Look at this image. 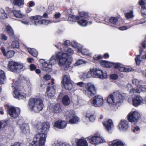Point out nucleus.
I'll return each instance as SVG.
<instances>
[{
	"label": "nucleus",
	"instance_id": "nucleus-14",
	"mask_svg": "<svg viewBox=\"0 0 146 146\" xmlns=\"http://www.w3.org/2000/svg\"><path fill=\"white\" fill-rule=\"evenodd\" d=\"M54 80L53 79H52L51 80V84L52 85H53L54 84ZM46 92L47 95L49 98H51L54 97L55 92L54 86H48L46 89Z\"/></svg>",
	"mask_w": 146,
	"mask_h": 146
},
{
	"label": "nucleus",
	"instance_id": "nucleus-8",
	"mask_svg": "<svg viewBox=\"0 0 146 146\" xmlns=\"http://www.w3.org/2000/svg\"><path fill=\"white\" fill-rule=\"evenodd\" d=\"M88 74H90V76L93 74L95 77L99 78L100 79L105 78L106 76V75H105V74H104L103 73L102 70L97 68H93L90 69V72L88 73L86 75Z\"/></svg>",
	"mask_w": 146,
	"mask_h": 146
},
{
	"label": "nucleus",
	"instance_id": "nucleus-15",
	"mask_svg": "<svg viewBox=\"0 0 146 146\" xmlns=\"http://www.w3.org/2000/svg\"><path fill=\"white\" fill-rule=\"evenodd\" d=\"M54 80L53 79H52L51 80V84L52 85H53L54 84ZM46 92L47 95L49 98H51L54 97L55 92L54 86H48L46 89Z\"/></svg>",
	"mask_w": 146,
	"mask_h": 146
},
{
	"label": "nucleus",
	"instance_id": "nucleus-43",
	"mask_svg": "<svg viewBox=\"0 0 146 146\" xmlns=\"http://www.w3.org/2000/svg\"><path fill=\"white\" fill-rule=\"evenodd\" d=\"M68 16L70 18L72 19V21H75L76 20L80 19V17L78 16H75L72 14H70Z\"/></svg>",
	"mask_w": 146,
	"mask_h": 146
},
{
	"label": "nucleus",
	"instance_id": "nucleus-30",
	"mask_svg": "<svg viewBox=\"0 0 146 146\" xmlns=\"http://www.w3.org/2000/svg\"><path fill=\"white\" fill-rule=\"evenodd\" d=\"M56 56H52L50 59V60L48 62V67H51V66L52 65H54L56 63ZM57 61H58L57 60Z\"/></svg>",
	"mask_w": 146,
	"mask_h": 146
},
{
	"label": "nucleus",
	"instance_id": "nucleus-32",
	"mask_svg": "<svg viewBox=\"0 0 146 146\" xmlns=\"http://www.w3.org/2000/svg\"><path fill=\"white\" fill-rule=\"evenodd\" d=\"M27 50L34 57H36L38 54L37 50L34 48H28Z\"/></svg>",
	"mask_w": 146,
	"mask_h": 146
},
{
	"label": "nucleus",
	"instance_id": "nucleus-52",
	"mask_svg": "<svg viewBox=\"0 0 146 146\" xmlns=\"http://www.w3.org/2000/svg\"><path fill=\"white\" fill-rule=\"evenodd\" d=\"M124 72H129L131 71H133L134 70V69H133L131 68H125V67L124 68Z\"/></svg>",
	"mask_w": 146,
	"mask_h": 146
},
{
	"label": "nucleus",
	"instance_id": "nucleus-11",
	"mask_svg": "<svg viewBox=\"0 0 146 146\" xmlns=\"http://www.w3.org/2000/svg\"><path fill=\"white\" fill-rule=\"evenodd\" d=\"M88 138L89 140V143L96 145L98 143L106 142L104 139H102L98 136L96 135V134H94V135L92 137L89 136L88 137Z\"/></svg>",
	"mask_w": 146,
	"mask_h": 146
},
{
	"label": "nucleus",
	"instance_id": "nucleus-61",
	"mask_svg": "<svg viewBox=\"0 0 146 146\" xmlns=\"http://www.w3.org/2000/svg\"><path fill=\"white\" fill-rule=\"evenodd\" d=\"M29 6L30 7H32L34 6L35 4L32 1H31L29 2Z\"/></svg>",
	"mask_w": 146,
	"mask_h": 146
},
{
	"label": "nucleus",
	"instance_id": "nucleus-45",
	"mask_svg": "<svg viewBox=\"0 0 146 146\" xmlns=\"http://www.w3.org/2000/svg\"><path fill=\"white\" fill-rule=\"evenodd\" d=\"M129 92L131 94L136 93H140V91L137 88H132L131 89Z\"/></svg>",
	"mask_w": 146,
	"mask_h": 146
},
{
	"label": "nucleus",
	"instance_id": "nucleus-26",
	"mask_svg": "<svg viewBox=\"0 0 146 146\" xmlns=\"http://www.w3.org/2000/svg\"><path fill=\"white\" fill-rule=\"evenodd\" d=\"M62 102L64 105L68 106L70 103V99L68 95H65L62 98Z\"/></svg>",
	"mask_w": 146,
	"mask_h": 146
},
{
	"label": "nucleus",
	"instance_id": "nucleus-57",
	"mask_svg": "<svg viewBox=\"0 0 146 146\" xmlns=\"http://www.w3.org/2000/svg\"><path fill=\"white\" fill-rule=\"evenodd\" d=\"M45 21L42 20V19L40 20L37 22H36L35 21H34V24L37 25V24H43V21Z\"/></svg>",
	"mask_w": 146,
	"mask_h": 146
},
{
	"label": "nucleus",
	"instance_id": "nucleus-60",
	"mask_svg": "<svg viewBox=\"0 0 146 146\" xmlns=\"http://www.w3.org/2000/svg\"><path fill=\"white\" fill-rule=\"evenodd\" d=\"M61 45H63V44L60 43H58L57 45H55V46L56 47L60 50H61L62 48L60 47Z\"/></svg>",
	"mask_w": 146,
	"mask_h": 146
},
{
	"label": "nucleus",
	"instance_id": "nucleus-46",
	"mask_svg": "<svg viewBox=\"0 0 146 146\" xmlns=\"http://www.w3.org/2000/svg\"><path fill=\"white\" fill-rule=\"evenodd\" d=\"M28 127V126L27 125H23L20 127V128L21 131L23 133L25 134L27 132L26 128Z\"/></svg>",
	"mask_w": 146,
	"mask_h": 146
},
{
	"label": "nucleus",
	"instance_id": "nucleus-37",
	"mask_svg": "<svg viewBox=\"0 0 146 146\" xmlns=\"http://www.w3.org/2000/svg\"><path fill=\"white\" fill-rule=\"evenodd\" d=\"M7 18V15L5 11L2 9H0V18L5 19Z\"/></svg>",
	"mask_w": 146,
	"mask_h": 146
},
{
	"label": "nucleus",
	"instance_id": "nucleus-53",
	"mask_svg": "<svg viewBox=\"0 0 146 146\" xmlns=\"http://www.w3.org/2000/svg\"><path fill=\"white\" fill-rule=\"evenodd\" d=\"M43 78L44 80H48L50 79L51 76L48 74H46L43 77Z\"/></svg>",
	"mask_w": 146,
	"mask_h": 146
},
{
	"label": "nucleus",
	"instance_id": "nucleus-38",
	"mask_svg": "<svg viewBox=\"0 0 146 146\" xmlns=\"http://www.w3.org/2000/svg\"><path fill=\"white\" fill-rule=\"evenodd\" d=\"M125 15V17L127 19L133 18L134 17L133 11L131 10L129 12L126 13Z\"/></svg>",
	"mask_w": 146,
	"mask_h": 146
},
{
	"label": "nucleus",
	"instance_id": "nucleus-47",
	"mask_svg": "<svg viewBox=\"0 0 146 146\" xmlns=\"http://www.w3.org/2000/svg\"><path fill=\"white\" fill-rule=\"evenodd\" d=\"M137 88H139L141 91L146 92V86L145 85H140L137 86Z\"/></svg>",
	"mask_w": 146,
	"mask_h": 146
},
{
	"label": "nucleus",
	"instance_id": "nucleus-44",
	"mask_svg": "<svg viewBox=\"0 0 146 146\" xmlns=\"http://www.w3.org/2000/svg\"><path fill=\"white\" fill-rule=\"evenodd\" d=\"M42 18V16L37 15L35 16H31L29 17V19L31 20H37L39 19H41Z\"/></svg>",
	"mask_w": 146,
	"mask_h": 146
},
{
	"label": "nucleus",
	"instance_id": "nucleus-51",
	"mask_svg": "<svg viewBox=\"0 0 146 146\" xmlns=\"http://www.w3.org/2000/svg\"><path fill=\"white\" fill-rule=\"evenodd\" d=\"M113 64V67L115 68H119L120 66V63H112Z\"/></svg>",
	"mask_w": 146,
	"mask_h": 146
},
{
	"label": "nucleus",
	"instance_id": "nucleus-17",
	"mask_svg": "<svg viewBox=\"0 0 146 146\" xmlns=\"http://www.w3.org/2000/svg\"><path fill=\"white\" fill-rule=\"evenodd\" d=\"M113 94L115 97V104L123 102L124 97L119 92L117 91L114 92H113Z\"/></svg>",
	"mask_w": 146,
	"mask_h": 146
},
{
	"label": "nucleus",
	"instance_id": "nucleus-4",
	"mask_svg": "<svg viewBox=\"0 0 146 146\" xmlns=\"http://www.w3.org/2000/svg\"><path fill=\"white\" fill-rule=\"evenodd\" d=\"M83 92L86 95L90 98L96 94V90L94 84L88 83L85 85V88Z\"/></svg>",
	"mask_w": 146,
	"mask_h": 146
},
{
	"label": "nucleus",
	"instance_id": "nucleus-62",
	"mask_svg": "<svg viewBox=\"0 0 146 146\" xmlns=\"http://www.w3.org/2000/svg\"><path fill=\"white\" fill-rule=\"evenodd\" d=\"M141 45L144 48H146V40H144L141 43Z\"/></svg>",
	"mask_w": 146,
	"mask_h": 146
},
{
	"label": "nucleus",
	"instance_id": "nucleus-16",
	"mask_svg": "<svg viewBox=\"0 0 146 146\" xmlns=\"http://www.w3.org/2000/svg\"><path fill=\"white\" fill-rule=\"evenodd\" d=\"M143 101L142 97L138 95L135 96L132 99L133 105L134 107H137L143 103Z\"/></svg>",
	"mask_w": 146,
	"mask_h": 146
},
{
	"label": "nucleus",
	"instance_id": "nucleus-58",
	"mask_svg": "<svg viewBox=\"0 0 146 146\" xmlns=\"http://www.w3.org/2000/svg\"><path fill=\"white\" fill-rule=\"evenodd\" d=\"M129 28V27H128L127 26H123L122 27H119V29L120 30L123 31L124 30H126L127 29H128Z\"/></svg>",
	"mask_w": 146,
	"mask_h": 146
},
{
	"label": "nucleus",
	"instance_id": "nucleus-25",
	"mask_svg": "<svg viewBox=\"0 0 146 146\" xmlns=\"http://www.w3.org/2000/svg\"><path fill=\"white\" fill-rule=\"evenodd\" d=\"M110 146H125V144L121 140H114L109 143Z\"/></svg>",
	"mask_w": 146,
	"mask_h": 146
},
{
	"label": "nucleus",
	"instance_id": "nucleus-13",
	"mask_svg": "<svg viewBox=\"0 0 146 146\" xmlns=\"http://www.w3.org/2000/svg\"><path fill=\"white\" fill-rule=\"evenodd\" d=\"M65 114L67 119L68 120V119L69 122L70 123H76L79 120V118L72 113L67 111L66 112Z\"/></svg>",
	"mask_w": 146,
	"mask_h": 146
},
{
	"label": "nucleus",
	"instance_id": "nucleus-23",
	"mask_svg": "<svg viewBox=\"0 0 146 146\" xmlns=\"http://www.w3.org/2000/svg\"><path fill=\"white\" fill-rule=\"evenodd\" d=\"M76 145L77 146H88L87 141L83 137L78 139Z\"/></svg>",
	"mask_w": 146,
	"mask_h": 146
},
{
	"label": "nucleus",
	"instance_id": "nucleus-5",
	"mask_svg": "<svg viewBox=\"0 0 146 146\" xmlns=\"http://www.w3.org/2000/svg\"><path fill=\"white\" fill-rule=\"evenodd\" d=\"M61 83L66 90H71L72 89V81L69 75H64L62 79Z\"/></svg>",
	"mask_w": 146,
	"mask_h": 146
},
{
	"label": "nucleus",
	"instance_id": "nucleus-35",
	"mask_svg": "<svg viewBox=\"0 0 146 146\" xmlns=\"http://www.w3.org/2000/svg\"><path fill=\"white\" fill-rule=\"evenodd\" d=\"M118 20V18L111 17L109 19L110 23L114 25H115Z\"/></svg>",
	"mask_w": 146,
	"mask_h": 146
},
{
	"label": "nucleus",
	"instance_id": "nucleus-36",
	"mask_svg": "<svg viewBox=\"0 0 146 146\" xmlns=\"http://www.w3.org/2000/svg\"><path fill=\"white\" fill-rule=\"evenodd\" d=\"M80 14V17H84L85 19L88 20V18L89 17V16L88 15V13L84 12L82 11L79 12Z\"/></svg>",
	"mask_w": 146,
	"mask_h": 146
},
{
	"label": "nucleus",
	"instance_id": "nucleus-31",
	"mask_svg": "<svg viewBox=\"0 0 146 146\" xmlns=\"http://www.w3.org/2000/svg\"><path fill=\"white\" fill-rule=\"evenodd\" d=\"M24 4V0H14L13 2V4L14 6L20 7L23 6Z\"/></svg>",
	"mask_w": 146,
	"mask_h": 146
},
{
	"label": "nucleus",
	"instance_id": "nucleus-42",
	"mask_svg": "<svg viewBox=\"0 0 146 146\" xmlns=\"http://www.w3.org/2000/svg\"><path fill=\"white\" fill-rule=\"evenodd\" d=\"M78 52H81L82 54L85 55H87L88 53V51L87 50L82 48H78Z\"/></svg>",
	"mask_w": 146,
	"mask_h": 146
},
{
	"label": "nucleus",
	"instance_id": "nucleus-7",
	"mask_svg": "<svg viewBox=\"0 0 146 146\" xmlns=\"http://www.w3.org/2000/svg\"><path fill=\"white\" fill-rule=\"evenodd\" d=\"M7 113L9 114L11 117L14 118H17L19 117L20 113V110L16 108L13 106H8L7 109Z\"/></svg>",
	"mask_w": 146,
	"mask_h": 146
},
{
	"label": "nucleus",
	"instance_id": "nucleus-29",
	"mask_svg": "<svg viewBox=\"0 0 146 146\" xmlns=\"http://www.w3.org/2000/svg\"><path fill=\"white\" fill-rule=\"evenodd\" d=\"M6 78L5 73L2 70H0V84H2L4 83V81Z\"/></svg>",
	"mask_w": 146,
	"mask_h": 146
},
{
	"label": "nucleus",
	"instance_id": "nucleus-10",
	"mask_svg": "<svg viewBox=\"0 0 146 146\" xmlns=\"http://www.w3.org/2000/svg\"><path fill=\"white\" fill-rule=\"evenodd\" d=\"M140 118V114L136 111L130 112L127 115V119L129 121L137 122Z\"/></svg>",
	"mask_w": 146,
	"mask_h": 146
},
{
	"label": "nucleus",
	"instance_id": "nucleus-6",
	"mask_svg": "<svg viewBox=\"0 0 146 146\" xmlns=\"http://www.w3.org/2000/svg\"><path fill=\"white\" fill-rule=\"evenodd\" d=\"M8 67L9 70L13 72H15L18 70L23 68V65L20 63L13 61H9L8 63Z\"/></svg>",
	"mask_w": 146,
	"mask_h": 146
},
{
	"label": "nucleus",
	"instance_id": "nucleus-21",
	"mask_svg": "<svg viewBox=\"0 0 146 146\" xmlns=\"http://www.w3.org/2000/svg\"><path fill=\"white\" fill-rule=\"evenodd\" d=\"M100 63L102 67L104 68H110L113 66L112 62L107 60H100Z\"/></svg>",
	"mask_w": 146,
	"mask_h": 146
},
{
	"label": "nucleus",
	"instance_id": "nucleus-24",
	"mask_svg": "<svg viewBox=\"0 0 146 146\" xmlns=\"http://www.w3.org/2000/svg\"><path fill=\"white\" fill-rule=\"evenodd\" d=\"M52 111L54 113H58L62 111L61 106L59 104H57L53 106L52 108Z\"/></svg>",
	"mask_w": 146,
	"mask_h": 146
},
{
	"label": "nucleus",
	"instance_id": "nucleus-20",
	"mask_svg": "<svg viewBox=\"0 0 146 146\" xmlns=\"http://www.w3.org/2000/svg\"><path fill=\"white\" fill-rule=\"evenodd\" d=\"M139 5L141 6V12L142 15H146V3L143 0H140L138 2Z\"/></svg>",
	"mask_w": 146,
	"mask_h": 146
},
{
	"label": "nucleus",
	"instance_id": "nucleus-56",
	"mask_svg": "<svg viewBox=\"0 0 146 146\" xmlns=\"http://www.w3.org/2000/svg\"><path fill=\"white\" fill-rule=\"evenodd\" d=\"M1 40H6L7 39V37L4 34H1Z\"/></svg>",
	"mask_w": 146,
	"mask_h": 146
},
{
	"label": "nucleus",
	"instance_id": "nucleus-18",
	"mask_svg": "<svg viewBox=\"0 0 146 146\" xmlns=\"http://www.w3.org/2000/svg\"><path fill=\"white\" fill-rule=\"evenodd\" d=\"M118 127L120 130L126 131L129 127L128 122L125 120H121L119 124Z\"/></svg>",
	"mask_w": 146,
	"mask_h": 146
},
{
	"label": "nucleus",
	"instance_id": "nucleus-3",
	"mask_svg": "<svg viewBox=\"0 0 146 146\" xmlns=\"http://www.w3.org/2000/svg\"><path fill=\"white\" fill-rule=\"evenodd\" d=\"M43 101L40 98H31L28 102L27 106L31 111L38 112L43 108Z\"/></svg>",
	"mask_w": 146,
	"mask_h": 146
},
{
	"label": "nucleus",
	"instance_id": "nucleus-9",
	"mask_svg": "<svg viewBox=\"0 0 146 146\" xmlns=\"http://www.w3.org/2000/svg\"><path fill=\"white\" fill-rule=\"evenodd\" d=\"M18 82L17 81L13 82L12 83V86L14 90L13 96L14 98L19 100L23 99L24 98L23 95H21L18 91V86L17 85Z\"/></svg>",
	"mask_w": 146,
	"mask_h": 146
},
{
	"label": "nucleus",
	"instance_id": "nucleus-12",
	"mask_svg": "<svg viewBox=\"0 0 146 146\" xmlns=\"http://www.w3.org/2000/svg\"><path fill=\"white\" fill-rule=\"evenodd\" d=\"M104 102L103 98L99 95H96L93 98L92 104L95 107H100Z\"/></svg>",
	"mask_w": 146,
	"mask_h": 146
},
{
	"label": "nucleus",
	"instance_id": "nucleus-34",
	"mask_svg": "<svg viewBox=\"0 0 146 146\" xmlns=\"http://www.w3.org/2000/svg\"><path fill=\"white\" fill-rule=\"evenodd\" d=\"M15 52L13 50H9L4 53V56H6L8 58H10L13 56L14 55Z\"/></svg>",
	"mask_w": 146,
	"mask_h": 146
},
{
	"label": "nucleus",
	"instance_id": "nucleus-54",
	"mask_svg": "<svg viewBox=\"0 0 146 146\" xmlns=\"http://www.w3.org/2000/svg\"><path fill=\"white\" fill-rule=\"evenodd\" d=\"M30 68L31 71H33L35 70L36 67L34 64H32L30 65Z\"/></svg>",
	"mask_w": 146,
	"mask_h": 146
},
{
	"label": "nucleus",
	"instance_id": "nucleus-22",
	"mask_svg": "<svg viewBox=\"0 0 146 146\" xmlns=\"http://www.w3.org/2000/svg\"><path fill=\"white\" fill-rule=\"evenodd\" d=\"M66 124L64 121H57L54 123V126L59 129H63L66 126Z\"/></svg>",
	"mask_w": 146,
	"mask_h": 146
},
{
	"label": "nucleus",
	"instance_id": "nucleus-63",
	"mask_svg": "<svg viewBox=\"0 0 146 146\" xmlns=\"http://www.w3.org/2000/svg\"><path fill=\"white\" fill-rule=\"evenodd\" d=\"M102 57V58H104L105 59L108 58L109 57V55L108 53L104 54Z\"/></svg>",
	"mask_w": 146,
	"mask_h": 146
},
{
	"label": "nucleus",
	"instance_id": "nucleus-2",
	"mask_svg": "<svg viewBox=\"0 0 146 146\" xmlns=\"http://www.w3.org/2000/svg\"><path fill=\"white\" fill-rule=\"evenodd\" d=\"M74 53L73 50L71 48H68L66 53L58 52L56 54V59L58 60V64L59 66H64V70H67L70 67L71 61L68 58V56L72 55Z\"/></svg>",
	"mask_w": 146,
	"mask_h": 146
},
{
	"label": "nucleus",
	"instance_id": "nucleus-39",
	"mask_svg": "<svg viewBox=\"0 0 146 146\" xmlns=\"http://www.w3.org/2000/svg\"><path fill=\"white\" fill-rule=\"evenodd\" d=\"M39 62L41 63L43 67L46 69L47 68L48 69H50V67H48V64L47 62H45L44 60L41 59L39 60Z\"/></svg>",
	"mask_w": 146,
	"mask_h": 146
},
{
	"label": "nucleus",
	"instance_id": "nucleus-41",
	"mask_svg": "<svg viewBox=\"0 0 146 146\" xmlns=\"http://www.w3.org/2000/svg\"><path fill=\"white\" fill-rule=\"evenodd\" d=\"M86 19H81L78 21V23L81 26H86L88 24V21Z\"/></svg>",
	"mask_w": 146,
	"mask_h": 146
},
{
	"label": "nucleus",
	"instance_id": "nucleus-48",
	"mask_svg": "<svg viewBox=\"0 0 146 146\" xmlns=\"http://www.w3.org/2000/svg\"><path fill=\"white\" fill-rule=\"evenodd\" d=\"M135 60L136 63V64L137 65H140L141 62V60H140V55H137L135 58Z\"/></svg>",
	"mask_w": 146,
	"mask_h": 146
},
{
	"label": "nucleus",
	"instance_id": "nucleus-33",
	"mask_svg": "<svg viewBox=\"0 0 146 146\" xmlns=\"http://www.w3.org/2000/svg\"><path fill=\"white\" fill-rule=\"evenodd\" d=\"M11 12L13 14L14 16L17 17L22 18L24 16V15L21 13L20 11L12 10Z\"/></svg>",
	"mask_w": 146,
	"mask_h": 146
},
{
	"label": "nucleus",
	"instance_id": "nucleus-55",
	"mask_svg": "<svg viewBox=\"0 0 146 146\" xmlns=\"http://www.w3.org/2000/svg\"><path fill=\"white\" fill-rule=\"evenodd\" d=\"M93 59L95 60H98L102 58V57L101 55H99L97 56H95L93 57Z\"/></svg>",
	"mask_w": 146,
	"mask_h": 146
},
{
	"label": "nucleus",
	"instance_id": "nucleus-28",
	"mask_svg": "<svg viewBox=\"0 0 146 146\" xmlns=\"http://www.w3.org/2000/svg\"><path fill=\"white\" fill-rule=\"evenodd\" d=\"M115 97L113 94V93L112 94H110L107 98V101L108 102L109 104L113 103L115 104Z\"/></svg>",
	"mask_w": 146,
	"mask_h": 146
},
{
	"label": "nucleus",
	"instance_id": "nucleus-19",
	"mask_svg": "<svg viewBox=\"0 0 146 146\" xmlns=\"http://www.w3.org/2000/svg\"><path fill=\"white\" fill-rule=\"evenodd\" d=\"M102 123L106 129L108 131L111 129V127L113 125L112 121L110 119H108L106 121Z\"/></svg>",
	"mask_w": 146,
	"mask_h": 146
},
{
	"label": "nucleus",
	"instance_id": "nucleus-59",
	"mask_svg": "<svg viewBox=\"0 0 146 146\" xmlns=\"http://www.w3.org/2000/svg\"><path fill=\"white\" fill-rule=\"evenodd\" d=\"M133 129V132L134 133L136 131L139 130L140 129L139 127L138 126L134 127Z\"/></svg>",
	"mask_w": 146,
	"mask_h": 146
},
{
	"label": "nucleus",
	"instance_id": "nucleus-49",
	"mask_svg": "<svg viewBox=\"0 0 146 146\" xmlns=\"http://www.w3.org/2000/svg\"><path fill=\"white\" fill-rule=\"evenodd\" d=\"M85 63L84 61L82 59H80L77 61L74 64L75 66H78Z\"/></svg>",
	"mask_w": 146,
	"mask_h": 146
},
{
	"label": "nucleus",
	"instance_id": "nucleus-27",
	"mask_svg": "<svg viewBox=\"0 0 146 146\" xmlns=\"http://www.w3.org/2000/svg\"><path fill=\"white\" fill-rule=\"evenodd\" d=\"M5 29L9 36L12 38L14 36V32L11 26L7 25Z\"/></svg>",
	"mask_w": 146,
	"mask_h": 146
},
{
	"label": "nucleus",
	"instance_id": "nucleus-1",
	"mask_svg": "<svg viewBox=\"0 0 146 146\" xmlns=\"http://www.w3.org/2000/svg\"><path fill=\"white\" fill-rule=\"evenodd\" d=\"M50 127L49 123L45 122L36 125V127L40 132L34 136L31 143L32 146H44Z\"/></svg>",
	"mask_w": 146,
	"mask_h": 146
},
{
	"label": "nucleus",
	"instance_id": "nucleus-50",
	"mask_svg": "<svg viewBox=\"0 0 146 146\" xmlns=\"http://www.w3.org/2000/svg\"><path fill=\"white\" fill-rule=\"evenodd\" d=\"M110 78L112 80H116L118 79V75L116 74H113L110 75Z\"/></svg>",
	"mask_w": 146,
	"mask_h": 146
},
{
	"label": "nucleus",
	"instance_id": "nucleus-40",
	"mask_svg": "<svg viewBox=\"0 0 146 146\" xmlns=\"http://www.w3.org/2000/svg\"><path fill=\"white\" fill-rule=\"evenodd\" d=\"M19 47V43L18 41L15 40L12 42L11 47L13 48H18Z\"/></svg>",
	"mask_w": 146,
	"mask_h": 146
},
{
	"label": "nucleus",
	"instance_id": "nucleus-64",
	"mask_svg": "<svg viewBox=\"0 0 146 146\" xmlns=\"http://www.w3.org/2000/svg\"><path fill=\"white\" fill-rule=\"evenodd\" d=\"M21 143L19 142H15L11 146H21Z\"/></svg>",
	"mask_w": 146,
	"mask_h": 146
}]
</instances>
